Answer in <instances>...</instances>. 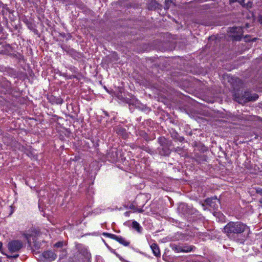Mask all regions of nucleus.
<instances>
[{
  "instance_id": "f257e3e1",
  "label": "nucleus",
  "mask_w": 262,
  "mask_h": 262,
  "mask_svg": "<svg viewBox=\"0 0 262 262\" xmlns=\"http://www.w3.org/2000/svg\"><path fill=\"white\" fill-rule=\"evenodd\" d=\"M249 230V227L241 222H230L224 228V231L230 239L243 243L244 239H238L237 237L243 232Z\"/></svg>"
},
{
  "instance_id": "f03ea898",
  "label": "nucleus",
  "mask_w": 262,
  "mask_h": 262,
  "mask_svg": "<svg viewBox=\"0 0 262 262\" xmlns=\"http://www.w3.org/2000/svg\"><path fill=\"white\" fill-rule=\"evenodd\" d=\"M103 235L105 237H109L110 238L113 239L116 241H117L118 243H119L120 244L124 246H129L130 242L126 240V238L124 237H123L121 236H118L114 234L109 233H103Z\"/></svg>"
},
{
  "instance_id": "7ed1b4c3",
  "label": "nucleus",
  "mask_w": 262,
  "mask_h": 262,
  "mask_svg": "<svg viewBox=\"0 0 262 262\" xmlns=\"http://www.w3.org/2000/svg\"><path fill=\"white\" fill-rule=\"evenodd\" d=\"M23 247V243L18 240L12 241L9 243L8 248L11 252H16L20 250Z\"/></svg>"
},
{
  "instance_id": "20e7f679",
  "label": "nucleus",
  "mask_w": 262,
  "mask_h": 262,
  "mask_svg": "<svg viewBox=\"0 0 262 262\" xmlns=\"http://www.w3.org/2000/svg\"><path fill=\"white\" fill-rule=\"evenodd\" d=\"M258 96L257 94H254L253 95L250 94L248 93H245L244 95L243 96L242 99H238L237 98H236V100L239 103H242L243 102H246L248 101H254L258 99Z\"/></svg>"
},
{
  "instance_id": "39448f33",
  "label": "nucleus",
  "mask_w": 262,
  "mask_h": 262,
  "mask_svg": "<svg viewBox=\"0 0 262 262\" xmlns=\"http://www.w3.org/2000/svg\"><path fill=\"white\" fill-rule=\"evenodd\" d=\"M230 32L233 33H237L236 35H232V38L234 40H240L243 33V28L240 27H234L230 28Z\"/></svg>"
},
{
  "instance_id": "423d86ee",
  "label": "nucleus",
  "mask_w": 262,
  "mask_h": 262,
  "mask_svg": "<svg viewBox=\"0 0 262 262\" xmlns=\"http://www.w3.org/2000/svg\"><path fill=\"white\" fill-rule=\"evenodd\" d=\"M205 202L207 204L214 209H216L218 208L219 204L220 203V200L216 197L207 198Z\"/></svg>"
},
{
  "instance_id": "0eeeda50",
  "label": "nucleus",
  "mask_w": 262,
  "mask_h": 262,
  "mask_svg": "<svg viewBox=\"0 0 262 262\" xmlns=\"http://www.w3.org/2000/svg\"><path fill=\"white\" fill-rule=\"evenodd\" d=\"M42 256L47 261H51L55 260L57 255L52 251H45L42 253Z\"/></svg>"
},
{
  "instance_id": "6e6552de",
  "label": "nucleus",
  "mask_w": 262,
  "mask_h": 262,
  "mask_svg": "<svg viewBox=\"0 0 262 262\" xmlns=\"http://www.w3.org/2000/svg\"><path fill=\"white\" fill-rule=\"evenodd\" d=\"M150 248L155 256L158 257L160 255V251L157 244L153 243L151 245Z\"/></svg>"
},
{
  "instance_id": "1a4fd4ad",
  "label": "nucleus",
  "mask_w": 262,
  "mask_h": 262,
  "mask_svg": "<svg viewBox=\"0 0 262 262\" xmlns=\"http://www.w3.org/2000/svg\"><path fill=\"white\" fill-rule=\"evenodd\" d=\"M132 227L139 233L141 232L142 227L137 222L134 221L132 222Z\"/></svg>"
},
{
  "instance_id": "9d476101",
  "label": "nucleus",
  "mask_w": 262,
  "mask_h": 262,
  "mask_svg": "<svg viewBox=\"0 0 262 262\" xmlns=\"http://www.w3.org/2000/svg\"><path fill=\"white\" fill-rule=\"evenodd\" d=\"M195 247L193 246L184 245L182 246V252L187 253L193 250Z\"/></svg>"
},
{
  "instance_id": "9b49d317",
  "label": "nucleus",
  "mask_w": 262,
  "mask_h": 262,
  "mask_svg": "<svg viewBox=\"0 0 262 262\" xmlns=\"http://www.w3.org/2000/svg\"><path fill=\"white\" fill-rule=\"evenodd\" d=\"M33 230H34V229H31V233H30L27 232V233L24 234V235L28 242H31V238L32 236H35L36 234V233L34 232Z\"/></svg>"
},
{
  "instance_id": "f8f14e48",
  "label": "nucleus",
  "mask_w": 262,
  "mask_h": 262,
  "mask_svg": "<svg viewBox=\"0 0 262 262\" xmlns=\"http://www.w3.org/2000/svg\"><path fill=\"white\" fill-rule=\"evenodd\" d=\"M172 249L177 253L182 252V246H174L172 247Z\"/></svg>"
},
{
  "instance_id": "ddd939ff",
  "label": "nucleus",
  "mask_w": 262,
  "mask_h": 262,
  "mask_svg": "<svg viewBox=\"0 0 262 262\" xmlns=\"http://www.w3.org/2000/svg\"><path fill=\"white\" fill-rule=\"evenodd\" d=\"M253 6V3L251 1H249L247 3L244 4V6H243V8H246L247 9H249L250 8H251Z\"/></svg>"
},
{
  "instance_id": "4468645a",
  "label": "nucleus",
  "mask_w": 262,
  "mask_h": 262,
  "mask_svg": "<svg viewBox=\"0 0 262 262\" xmlns=\"http://www.w3.org/2000/svg\"><path fill=\"white\" fill-rule=\"evenodd\" d=\"M81 253H82L83 255L88 258H89L90 256V253L88 252L87 249L85 247L83 248L82 252L81 251Z\"/></svg>"
},
{
  "instance_id": "2eb2a0df",
  "label": "nucleus",
  "mask_w": 262,
  "mask_h": 262,
  "mask_svg": "<svg viewBox=\"0 0 262 262\" xmlns=\"http://www.w3.org/2000/svg\"><path fill=\"white\" fill-rule=\"evenodd\" d=\"M63 243L62 242H59L56 243L54 245L55 247L59 248L62 247Z\"/></svg>"
},
{
  "instance_id": "dca6fc26",
  "label": "nucleus",
  "mask_w": 262,
  "mask_h": 262,
  "mask_svg": "<svg viewBox=\"0 0 262 262\" xmlns=\"http://www.w3.org/2000/svg\"><path fill=\"white\" fill-rule=\"evenodd\" d=\"M156 5H157V3L156 2H151L149 4V9H152L154 6H156Z\"/></svg>"
},
{
  "instance_id": "f3484780",
  "label": "nucleus",
  "mask_w": 262,
  "mask_h": 262,
  "mask_svg": "<svg viewBox=\"0 0 262 262\" xmlns=\"http://www.w3.org/2000/svg\"><path fill=\"white\" fill-rule=\"evenodd\" d=\"M237 2L243 7L245 3V0H237Z\"/></svg>"
},
{
  "instance_id": "a211bd4d",
  "label": "nucleus",
  "mask_w": 262,
  "mask_h": 262,
  "mask_svg": "<svg viewBox=\"0 0 262 262\" xmlns=\"http://www.w3.org/2000/svg\"><path fill=\"white\" fill-rule=\"evenodd\" d=\"M258 21L261 25H262V15L258 16Z\"/></svg>"
},
{
  "instance_id": "6ab92c4d",
  "label": "nucleus",
  "mask_w": 262,
  "mask_h": 262,
  "mask_svg": "<svg viewBox=\"0 0 262 262\" xmlns=\"http://www.w3.org/2000/svg\"><path fill=\"white\" fill-rule=\"evenodd\" d=\"M204 9H209L210 8V5L208 4L204 5L202 6Z\"/></svg>"
},
{
  "instance_id": "aec40b11",
  "label": "nucleus",
  "mask_w": 262,
  "mask_h": 262,
  "mask_svg": "<svg viewBox=\"0 0 262 262\" xmlns=\"http://www.w3.org/2000/svg\"><path fill=\"white\" fill-rule=\"evenodd\" d=\"M237 0H229V3L230 4H232L235 2H237Z\"/></svg>"
},
{
  "instance_id": "412c9836",
  "label": "nucleus",
  "mask_w": 262,
  "mask_h": 262,
  "mask_svg": "<svg viewBox=\"0 0 262 262\" xmlns=\"http://www.w3.org/2000/svg\"><path fill=\"white\" fill-rule=\"evenodd\" d=\"M0 251L3 253V243L0 242Z\"/></svg>"
},
{
  "instance_id": "4be33fe9",
  "label": "nucleus",
  "mask_w": 262,
  "mask_h": 262,
  "mask_svg": "<svg viewBox=\"0 0 262 262\" xmlns=\"http://www.w3.org/2000/svg\"><path fill=\"white\" fill-rule=\"evenodd\" d=\"M257 192H258V193H259L260 194H261V195H262V189H260V190H257Z\"/></svg>"
},
{
  "instance_id": "5701e85b",
  "label": "nucleus",
  "mask_w": 262,
  "mask_h": 262,
  "mask_svg": "<svg viewBox=\"0 0 262 262\" xmlns=\"http://www.w3.org/2000/svg\"><path fill=\"white\" fill-rule=\"evenodd\" d=\"M18 256V254H16L15 255H14L13 257H14V258H16V257H17Z\"/></svg>"
},
{
  "instance_id": "b1692460",
  "label": "nucleus",
  "mask_w": 262,
  "mask_h": 262,
  "mask_svg": "<svg viewBox=\"0 0 262 262\" xmlns=\"http://www.w3.org/2000/svg\"><path fill=\"white\" fill-rule=\"evenodd\" d=\"M115 254H116V255L118 257H119V258H120L121 260L122 259L120 257L119 255L118 254L115 253Z\"/></svg>"
},
{
  "instance_id": "393cba45",
  "label": "nucleus",
  "mask_w": 262,
  "mask_h": 262,
  "mask_svg": "<svg viewBox=\"0 0 262 262\" xmlns=\"http://www.w3.org/2000/svg\"><path fill=\"white\" fill-rule=\"evenodd\" d=\"M0 262H2V260L1 259V258L0 257Z\"/></svg>"
}]
</instances>
